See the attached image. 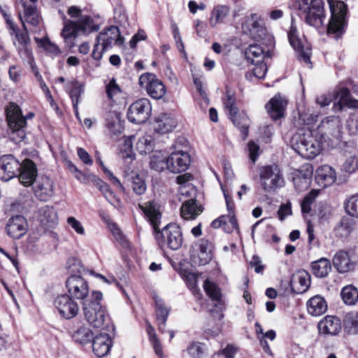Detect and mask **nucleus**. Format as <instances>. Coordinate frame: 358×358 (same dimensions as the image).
<instances>
[{
	"instance_id": "nucleus-9",
	"label": "nucleus",
	"mask_w": 358,
	"mask_h": 358,
	"mask_svg": "<svg viewBox=\"0 0 358 358\" xmlns=\"http://www.w3.org/2000/svg\"><path fill=\"white\" fill-rule=\"evenodd\" d=\"M261 186L266 192H272L284 185V179L277 165L263 166L260 169Z\"/></svg>"
},
{
	"instance_id": "nucleus-17",
	"label": "nucleus",
	"mask_w": 358,
	"mask_h": 358,
	"mask_svg": "<svg viewBox=\"0 0 358 358\" xmlns=\"http://www.w3.org/2000/svg\"><path fill=\"white\" fill-rule=\"evenodd\" d=\"M20 163L13 155H5L0 157V175L3 180L8 181L17 176L20 169Z\"/></svg>"
},
{
	"instance_id": "nucleus-37",
	"label": "nucleus",
	"mask_w": 358,
	"mask_h": 358,
	"mask_svg": "<svg viewBox=\"0 0 358 358\" xmlns=\"http://www.w3.org/2000/svg\"><path fill=\"white\" fill-rule=\"evenodd\" d=\"M76 23L80 34H87L99 29V26L95 24L93 19L88 15H80Z\"/></svg>"
},
{
	"instance_id": "nucleus-55",
	"label": "nucleus",
	"mask_w": 358,
	"mask_h": 358,
	"mask_svg": "<svg viewBox=\"0 0 358 358\" xmlns=\"http://www.w3.org/2000/svg\"><path fill=\"white\" fill-rule=\"evenodd\" d=\"M253 64L255 66L252 70L254 76L260 79L264 78L267 71L266 64L263 62Z\"/></svg>"
},
{
	"instance_id": "nucleus-62",
	"label": "nucleus",
	"mask_w": 358,
	"mask_h": 358,
	"mask_svg": "<svg viewBox=\"0 0 358 358\" xmlns=\"http://www.w3.org/2000/svg\"><path fill=\"white\" fill-rule=\"evenodd\" d=\"M250 265L251 267L255 268V271L257 273L262 272L264 269V266L262 264L260 258L257 255H254L252 257V259L250 262Z\"/></svg>"
},
{
	"instance_id": "nucleus-53",
	"label": "nucleus",
	"mask_w": 358,
	"mask_h": 358,
	"mask_svg": "<svg viewBox=\"0 0 358 358\" xmlns=\"http://www.w3.org/2000/svg\"><path fill=\"white\" fill-rule=\"evenodd\" d=\"M187 353L192 358H203V349L200 343H192L187 348Z\"/></svg>"
},
{
	"instance_id": "nucleus-51",
	"label": "nucleus",
	"mask_w": 358,
	"mask_h": 358,
	"mask_svg": "<svg viewBox=\"0 0 358 358\" xmlns=\"http://www.w3.org/2000/svg\"><path fill=\"white\" fill-rule=\"evenodd\" d=\"M345 209L350 217L358 218V194L350 196L346 201Z\"/></svg>"
},
{
	"instance_id": "nucleus-6",
	"label": "nucleus",
	"mask_w": 358,
	"mask_h": 358,
	"mask_svg": "<svg viewBox=\"0 0 358 358\" xmlns=\"http://www.w3.org/2000/svg\"><path fill=\"white\" fill-rule=\"evenodd\" d=\"M102 298L101 292L94 291L92 294V299L83 302L85 317L94 328H101L106 318V311L100 304Z\"/></svg>"
},
{
	"instance_id": "nucleus-39",
	"label": "nucleus",
	"mask_w": 358,
	"mask_h": 358,
	"mask_svg": "<svg viewBox=\"0 0 358 358\" xmlns=\"http://www.w3.org/2000/svg\"><path fill=\"white\" fill-rule=\"evenodd\" d=\"M245 55L247 60L250 62L252 64L263 62L265 57L264 50L257 44L250 45L246 49Z\"/></svg>"
},
{
	"instance_id": "nucleus-38",
	"label": "nucleus",
	"mask_w": 358,
	"mask_h": 358,
	"mask_svg": "<svg viewBox=\"0 0 358 358\" xmlns=\"http://www.w3.org/2000/svg\"><path fill=\"white\" fill-rule=\"evenodd\" d=\"M155 146V139L149 134H145L139 137L136 145V150L141 155H145L152 152Z\"/></svg>"
},
{
	"instance_id": "nucleus-45",
	"label": "nucleus",
	"mask_w": 358,
	"mask_h": 358,
	"mask_svg": "<svg viewBox=\"0 0 358 358\" xmlns=\"http://www.w3.org/2000/svg\"><path fill=\"white\" fill-rule=\"evenodd\" d=\"M341 295L344 303L348 305H353L358 300V290L352 285L343 287Z\"/></svg>"
},
{
	"instance_id": "nucleus-64",
	"label": "nucleus",
	"mask_w": 358,
	"mask_h": 358,
	"mask_svg": "<svg viewBox=\"0 0 358 358\" xmlns=\"http://www.w3.org/2000/svg\"><path fill=\"white\" fill-rule=\"evenodd\" d=\"M8 74L10 80L15 83L19 82L21 78V71L18 70L17 67L15 65L9 68Z\"/></svg>"
},
{
	"instance_id": "nucleus-42",
	"label": "nucleus",
	"mask_w": 358,
	"mask_h": 358,
	"mask_svg": "<svg viewBox=\"0 0 358 358\" xmlns=\"http://www.w3.org/2000/svg\"><path fill=\"white\" fill-rule=\"evenodd\" d=\"M72 338L76 343L83 345L92 341L93 334L88 327L82 326L74 331Z\"/></svg>"
},
{
	"instance_id": "nucleus-22",
	"label": "nucleus",
	"mask_w": 358,
	"mask_h": 358,
	"mask_svg": "<svg viewBox=\"0 0 358 358\" xmlns=\"http://www.w3.org/2000/svg\"><path fill=\"white\" fill-rule=\"evenodd\" d=\"M342 328L341 320L336 316L327 315L318 323L320 334L335 336Z\"/></svg>"
},
{
	"instance_id": "nucleus-12",
	"label": "nucleus",
	"mask_w": 358,
	"mask_h": 358,
	"mask_svg": "<svg viewBox=\"0 0 358 358\" xmlns=\"http://www.w3.org/2000/svg\"><path fill=\"white\" fill-rule=\"evenodd\" d=\"M152 106L148 99H140L134 102L129 108L128 120L135 124L145 122L151 115Z\"/></svg>"
},
{
	"instance_id": "nucleus-4",
	"label": "nucleus",
	"mask_w": 358,
	"mask_h": 358,
	"mask_svg": "<svg viewBox=\"0 0 358 358\" xmlns=\"http://www.w3.org/2000/svg\"><path fill=\"white\" fill-rule=\"evenodd\" d=\"M292 7L308 24L315 27L323 24L325 15L322 0H293Z\"/></svg>"
},
{
	"instance_id": "nucleus-57",
	"label": "nucleus",
	"mask_w": 358,
	"mask_h": 358,
	"mask_svg": "<svg viewBox=\"0 0 358 358\" xmlns=\"http://www.w3.org/2000/svg\"><path fill=\"white\" fill-rule=\"evenodd\" d=\"M294 183L296 188L301 191L304 189H306L310 184V178L307 177L301 178L299 176L294 178Z\"/></svg>"
},
{
	"instance_id": "nucleus-28",
	"label": "nucleus",
	"mask_w": 358,
	"mask_h": 358,
	"mask_svg": "<svg viewBox=\"0 0 358 358\" xmlns=\"http://www.w3.org/2000/svg\"><path fill=\"white\" fill-rule=\"evenodd\" d=\"M315 179L321 186L326 187L335 182L336 173L331 166L323 165L317 169Z\"/></svg>"
},
{
	"instance_id": "nucleus-29",
	"label": "nucleus",
	"mask_w": 358,
	"mask_h": 358,
	"mask_svg": "<svg viewBox=\"0 0 358 358\" xmlns=\"http://www.w3.org/2000/svg\"><path fill=\"white\" fill-rule=\"evenodd\" d=\"M287 106V101L280 96H275L273 97L266 108L268 113L273 120H278L284 116V112Z\"/></svg>"
},
{
	"instance_id": "nucleus-2",
	"label": "nucleus",
	"mask_w": 358,
	"mask_h": 358,
	"mask_svg": "<svg viewBox=\"0 0 358 358\" xmlns=\"http://www.w3.org/2000/svg\"><path fill=\"white\" fill-rule=\"evenodd\" d=\"M156 232V238L159 246L167 247L172 250L180 248L182 244V235L180 228L176 224H169L162 231L159 230L162 214L157 203L152 201L138 204Z\"/></svg>"
},
{
	"instance_id": "nucleus-32",
	"label": "nucleus",
	"mask_w": 358,
	"mask_h": 358,
	"mask_svg": "<svg viewBox=\"0 0 358 358\" xmlns=\"http://www.w3.org/2000/svg\"><path fill=\"white\" fill-rule=\"evenodd\" d=\"M106 127L113 134H120L122 132L124 127L121 121L120 113L117 111H109L106 113Z\"/></svg>"
},
{
	"instance_id": "nucleus-20",
	"label": "nucleus",
	"mask_w": 358,
	"mask_h": 358,
	"mask_svg": "<svg viewBox=\"0 0 358 358\" xmlns=\"http://www.w3.org/2000/svg\"><path fill=\"white\" fill-rule=\"evenodd\" d=\"M22 168L17 175L20 182L26 187H29L36 180L37 169L35 163L29 159H24L22 163Z\"/></svg>"
},
{
	"instance_id": "nucleus-16",
	"label": "nucleus",
	"mask_w": 358,
	"mask_h": 358,
	"mask_svg": "<svg viewBox=\"0 0 358 358\" xmlns=\"http://www.w3.org/2000/svg\"><path fill=\"white\" fill-rule=\"evenodd\" d=\"M175 150L167 158V169L177 173L186 171L190 165L191 160L187 152L176 148Z\"/></svg>"
},
{
	"instance_id": "nucleus-3",
	"label": "nucleus",
	"mask_w": 358,
	"mask_h": 358,
	"mask_svg": "<svg viewBox=\"0 0 358 358\" xmlns=\"http://www.w3.org/2000/svg\"><path fill=\"white\" fill-rule=\"evenodd\" d=\"M322 141L318 138L315 131L301 129L290 140L293 150L306 159H313L322 150Z\"/></svg>"
},
{
	"instance_id": "nucleus-41",
	"label": "nucleus",
	"mask_w": 358,
	"mask_h": 358,
	"mask_svg": "<svg viewBox=\"0 0 358 358\" xmlns=\"http://www.w3.org/2000/svg\"><path fill=\"white\" fill-rule=\"evenodd\" d=\"M167 158L162 152H155L150 157V168L157 171H163L167 169Z\"/></svg>"
},
{
	"instance_id": "nucleus-13",
	"label": "nucleus",
	"mask_w": 358,
	"mask_h": 358,
	"mask_svg": "<svg viewBox=\"0 0 358 358\" xmlns=\"http://www.w3.org/2000/svg\"><path fill=\"white\" fill-rule=\"evenodd\" d=\"M69 294H60L54 301V305L59 314L69 320L76 317L80 310L79 306Z\"/></svg>"
},
{
	"instance_id": "nucleus-46",
	"label": "nucleus",
	"mask_w": 358,
	"mask_h": 358,
	"mask_svg": "<svg viewBox=\"0 0 358 358\" xmlns=\"http://www.w3.org/2000/svg\"><path fill=\"white\" fill-rule=\"evenodd\" d=\"M203 289L207 295L213 301H220L222 298V294L220 288L214 282L209 280H206L203 284Z\"/></svg>"
},
{
	"instance_id": "nucleus-52",
	"label": "nucleus",
	"mask_w": 358,
	"mask_h": 358,
	"mask_svg": "<svg viewBox=\"0 0 358 358\" xmlns=\"http://www.w3.org/2000/svg\"><path fill=\"white\" fill-rule=\"evenodd\" d=\"M83 92V88L81 85L78 83H73L72 84V87L69 91V95L72 100L73 106L74 110H77V107L79 103V99L81 94Z\"/></svg>"
},
{
	"instance_id": "nucleus-43",
	"label": "nucleus",
	"mask_w": 358,
	"mask_h": 358,
	"mask_svg": "<svg viewBox=\"0 0 358 358\" xmlns=\"http://www.w3.org/2000/svg\"><path fill=\"white\" fill-rule=\"evenodd\" d=\"M134 137L131 136L124 141L120 147V156L126 162H131L135 159V154L133 151V140Z\"/></svg>"
},
{
	"instance_id": "nucleus-33",
	"label": "nucleus",
	"mask_w": 358,
	"mask_h": 358,
	"mask_svg": "<svg viewBox=\"0 0 358 358\" xmlns=\"http://www.w3.org/2000/svg\"><path fill=\"white\" fill-rule=\"evenodd\" d=\"M307 310L313 316H320L327 311V304L324 298L315 296L307 302Z\"/></svg>"
},
{
	"instance_id": "nucleus-44",
	"label": "nucleus",
	"mask_w": 358,
	"mask_h": 358,
	"mask_svg": "<svg viewBox=\"0 0 358 358\" xmlns=\"http://www.w3.org/2000/svg\"><path fill=\"white\" fill-rule=\"evenodd\" d=\"M155 305L159 329H162V326L166 325V322L169 314V309L164 306L161 300H156Z\"/></svg>"
},
{
	"instance_id": "nucleus-61",
	"label": "nucleus",
	"mask_w": 358,
	"mask_h": 358,
	"mask_svg": "<svg viewBox=\"0 0 358 358\" xmlns=\"http://www.w3.org/2000/svg\"><path fill=\"white\" fill-rule=\"evenodd\" d=\"M103 196L107 201L114 206H118L120 204V199L116 196L114 192L110 189L104 194Z\"/></svg>"
},
{
	"instance_id": "nucleus-63",
	"label": "nucleus",
	"mask_w": 358,
	"mask_h": 358,
	"mask_svg": "<svg viewBox=\"0 0 358 358\" xmlns=\"http://www.w3.org/2000/svg\"><path fill=\"white\" fill-rule=\"evenodd\" d=\"M248 146L250 153V158L253 162H255L258 157V151L259 150V147L252 141L248 143Z\"/></svg>"
},
{
	"instance_id": "nucleus-21",
	"label": "nucleus",
	"mask_w": 358,
	"mask_h": 358,
	"mask_svg": "<svg viewBox=\"0 0 358 358\" xmlns=\"http://www.w3.org/2000/svg\"><path fill=\"white\" fill-rule=\"evenodd\" d=\"M334 268L341 273L352 271L355 269L356 263L349 256L347 251L338 250L332 259Z\"/></svg>"
},
{
	"instance_id": "nucleus-50",
	"label": "nucleus",
	"mask_w": 358,
	"mask_h": 358,
	"mask_svg": "<svg viewBox=\"0 0 358 358\" xmlns=\"http://www.w3.org/2000/svg\"><path fill=\"white\" fill-rule=\"evenodd\" d=\"M131 178L133 192L137 195L143 194L147 189V185L144 179L141 178L138 174H135Z\"/></svg>"
},
{
	"instance_id": "nucleus-60",
	"label": "nucleus",
	"mask_w": 358,
	"mask_h": 358,
	"mask_svg": "<svg viewBox=\"0 0 358 358\" xmlns=\"http://www.w3.org/2000/svg\"><path fill=\"white\" fill-rule=\"evenodd\" d=\"M173 34L176 40V44L180 51L184 50V45L182 41V38L179 29L176 24H172Z\"/></svg>"
},
{
	"instance_id": "nucleus-48",
	"label": "nucleus",
	"mask_w": 358,
	"mask_h": 358,
	"mask_svg": "<svg viewBox=\"0 0 358 358\" xmlns=\"http://www.w3.org/2000/svg\"><path fill=\"white\" fill-rule=\"evenodd\" d=\"M80 34L76 22L68 20L65 22L62 36L65 40Z\"/></svg>"
},
{
	"instance_id": "nucleus-49",
	"label": "nucleus",
	"mask_w": 358,
	"mask_h": 358,
	"mask_svg": "<svg viewBox=\"0 0 358 358\" xmlns=\"http://www.w3.org/2000/svg\"><path fill=\"white\" fill-rule=\"evenodd\" d=\"M106 92L109 100L115 101L116 99L120 95L122 91L116 80L113 78L106 86Z\"/></svg>"
},
{
	"instance_id": "nucleus-1",
	"label": "nucleus",
	"mask_w": 358,
	"mask_h": 358,
	"mask_svg": "<svg viewBox=\"0 0 358 358\" xmlns=\"http://www.w3.org/2000/svg\"><path fill=\"white\" fill-rule=\"evenodd\" d=\"M37 1L20 0L17 3V12L23 30L20 31L17 26L15 27V31L9 30L13 44L24 59H32V50L29 48L31 40L26 24L36 27L41 20L36 6Z\"/></svg>"
},
{
	"instance_id": "nucleus-59",
	"label": "nucleus",
	"mask_w": 358,
	"mask_h": 358,
	"mask_svg": "<svg viewBox=\"0 0 358 358\" xmlns=\"http://www.w3.org/2000/svg\"><path fill=\"white\" fill-rule=\"evenodd\" d=\"M78 155L79 158L83 161V162L87 165H92L93 163V160L91 158L89 153L82 148H78L77 150Z\"/></svg>"
},
{
	"instance_id": "nucleus-7",
	"label": "nucleus",
	"mask_w": 358,
	"mask_h": 358,
	"mask_svg": "<svg viewBox=\"0 0 358 358\" xmlns=\"http://www.w3.org/2000/svg\"><path fill=\"white\" fill-rule=\"evenodd\" d=\"M331 17L327 27V33L333 34L336 38H340L347 27V6L338 1L334 3L333 0H328Z\"/></svg>"
},
{
	"instance_id": "nucleus-11",
	"label": "nucleus",
	"mask_w": 358,
	"mask_h": 358,
	"mask_svg": "<svg viewBox=\"0 0 358 358\" xmlns=\"http://www.w3.org/2000/svg\"><path fill=\"white\" fill-rule=\"evenodd\" d=\"M139 85L145 88L148 94L154 99H161L166 94V89L163 82L154 73H145L139 78Z\"/></svg>"
},
{
	"instance_id": "nucleus-35",
	"label": "nucleus",
	"mask_w": 358,
	"mask_h": 358,
	"mask_svg": "<svg viewBox=\"0 0 358 358\" xmlns=\"http://www.w3.org/2000/svg\"><path fill=\"white\" fill-rule=\"evenodd\" d=\"M230 9L225 5H217L212 10L209 20L210 25L215 27L217 24L224 23L229 15Z\"/></svg>"
},
{
	"instance_id": "nucleus-34",
	"label": "nucleus",
	"mask_w": 358,
	"mask_h": 358,
	"mask_svg": "<svg viewBox=\"0 0 358 358\" xmlns=\"http://www.w3.org/2000/svg\"><path fill=\"white\" fill-rule=\"evenodd\" d=\"M213 243L207 239H201L199 241V264L206 265L213 259Z\"/></svg>"
},
{
	"instance_id": "nucleus-23",
	"label": "nucleus",
	"mask_w": 358,
	"mask_h": 358,
	"mask_svg": "<svg viewBox=\"0 0 358 358\" xmlns=\"http://www.w3.org/2000/svg\"><path fill=\"white\" fill-rule=\"evenodd\" d=\"M38 220L45 228H55L58 223V216L55 209L50 206H44L38 210Z\"/></svg>"
},
{
	"instance_id": "nucleus-30",
	"label": "nucleus",
	"mask_w": 358,
	"mask_h": 358,
	"mask_svg": "<svg viewBox=\"0 0 358 358\" xmlns=\"http://www.w3.org/2000/svg\"><path fill=\"white\" fill-rule=\"evenodd\" d=\"M203 211V207L197 203L196 199L185 201L180 208V214L185 220H194Z\"/></svg>"
},
{
	"instance_id": "nucleus-40",
	"label": "nucleus",
	"mask_w": 358,
	"mask_h": 358,
	"mask_svg": "<svg viewBox=\"0 0 358 358\" xmlns=\"http://www.w3.org/2000/svg\"><path fill=\"white\" fill-rule=\"evenodd\" d=\"M343 325L345 331L350 334L358 333V312H350L347 313L343 320Z\"/></svg>"
},
{
	"instance_id": "nucleus-54",
	"label": "nucleus",
	"mask_w": 358,
	"mask_h": 358,
	"mask_svg": "<svg viewBox=\"0 0 358 358\" xmlns=\"http://www.w3.org/2000/svg\"><path fill=\"white\" fill-rule=\"evenodd\" d=\"M344 169L346 172L353 173L358 170V157L350 156L346 159L344 164Z\"/></svg>"
},
{
	"instance_id": "nucleus-56",
	"label": "nucleus",
	"mask_w": 358,
	"mask_h": 358,
	"mask_svg": "<svg viewBox=\"0 0 358 358\" xmlns=\"http://www.w3.org/2000/svg\"><path fill=\"white\" fill-rule=\"evenodd\" d=\"M67 223L80 235L85 234V229L81 223L73 217H69L67 219Z\"/></svg>"
},
{
	"instance_id": "nucleus-10",
	"label": "nucleus",
	"mask_w": 358,
	"mask_h": 358,
	"mask_svg": "<svg viewBox=\"0 0 358 358\" xmlns=\"http://www.w3.org/2000/svg\"><path fill=\"white\" fill-rule=\"evenodd\" d=\"M227 99L224 101V105L226 110L228 111V115L233 124L238 127L243 135V138H245L248 136V129L249 127V119L247 115L242 113L239 115L241 117V122H238L236 115L238 112V108L236 106V97L233 92L229 90H227L226 92Z\"/></svg>"
},
{
	"instance_id": "nucleus-5",
	"label": "nucleus",
	"mask_w": 358,
	"mask_h": 358,
	"mask_svg": "<svg viewBox=\"0 0 358 358\" xmlns=\"http://www.w3.org/2000/svg\"><path fill=\"white\" fill-rule=\"evenodd\" d=\"M6 113L8 125L11 131L10 139L15 143H19L26 137L24 127L27 124V119H31L34 114L29 113L24 117L21 109L15 103H10L6 109Z\"/></svg>"
},
{
	"instance_id": "nucleus-27",
	"label": "nucleus",
	"mask_w": 358,
	"mask_h": 358,
	"mask_svg": "<svg viewBox=\"0 0 358 358\" xmlns=\"http://www.w3.org/2000/svg\"><path fill=\"white\" fill-rule=\"evenodd\" d=\"M310 285V276L305 271L294 274L290 280V287L296 294H303L307 291Z\"/></svg>"
},
{
	"instance_id": "nucleus-36",
	"label": "nucleus",
	"mask_w": 358,
	"mask_h": 358,
	"mask_svg": "<svg viewBox=\"0 0 358 358\" xmlns=\"http://www.w3.org/2000/svg\"><path fill=\"white\" fill-rule=\"evenodd\" d=\"M311 268L313 273L317 278H324L331 270L330 260L322 257L317 261L312 262Z\"/></svg>"
},
{
	"instance_id": "nucleus-19",
	"label": "nucleus",
	"mask_w": 358,
	"mask_h": 358,
	"mask_svg": "<svg viewBox=\"0 0 358 358\" xmlns=\"http://www.w3.org/2000/svg\"><path fill=\"white\" fill-rule=\"evenodd\" d=\"M296 28L292 23L290 29L288 32V38L290 45L298 52V58L303 60L305 63L311 64L310 54L311 50L308 47L304 48L301 45V42L296 35Z\"/></svg>"
},
{
	"instance_id": "nucleus-15",
	"label": "nucleus",
	"mask_w": 358,
	"mask_h": 358,
	"mask_svg": "<svg viewBox=\"0 0 358 358\" xmlns=\"http://www.w3.org/2000/svg\"><path fill=\"white\" fill-rule=\"evenodd\" d=\"M66 286L70 296L76 299H85L89 294L87 281L80 275H73L66 281Z\"/></svg>"
},
{
	"instance_id": "nucleus-8",
	"label": "nucleus",
	"mask_w": 358,
	"mask_h": 358,
	"mask_svg": "<svg viewBox=\"0 0 358 358\" xmlns=\"http://www.w3.org/2000/svg\"><path fill=\"white\" fill-rule=\"evenodd\" d=\"M342 123L338 116H329L322 120L317 129L316 134L320 136L322 142L340 141L342 138Z\"/></svg>"
},
{
	"instance_id": "nucleus-14",
	"label": "nucleus",
	"mask_w": 358,
	"mask_h": 358,
	"mask_svg": "<svg viewBox=\"0 0 358 358\" xmlns=\"http://www.w3.org/2000/svg\"><path fill=\"white\" fill-rule=\"evenodd\" d=\"M96 41L101 43L103 50H107L113 45L121 46L124 43V38L120 35L119 28L112 25L101 31L97 35Z\"/></svg>"
},
{
	"instance_id": "nucleus-47",
	"label": "nucleus",
	"mask_w": 358,
	"mask_h": 358,
	"mask_svg": "<svg viewBox=\"0 0 358 358\" xmlns=\"http://www.w3.org/2000/svg\"><path fill=\"white\" fill-rule=\"evenodd\" d=\"M320 194V190H311L303 199L301 203V212L308 214L311 210V205Z\"/></svg>"
},
{
	"instance_id": "nucleus-58",
	"label": "nucleus",
	"mask_w": 358,
	"mask_h": 358,
	"mask_svg": "<svg viewBox=\"0 0 358 358\" xmlns=\"http://www.w3.org/2000/svg\"><path fill=\"white\" fill-rule=\"evenodd\" d=\"M226 217H227V226L228 225V224L230 225V227H229V229L227 228L226 231L228 233H230L234 229L238 230V225L237 220L235 217L234 213H229V215H226Z\"/></svg>"
},
{
	"instance_id": "nucleus-31",
	"label": "nucleus",
	"mask_w": 358,
	"mask_h": 358,
	"mask_svg": "<svg viewBox=\"0 0 358 358\" xmlns=\"http://www.w3.org/2000/svg\"><path fill=\"white\" fill-rule=\"evenodd\" d=\"M355 221L349 216H343L334 228V233L338 238H347L354 230Z\"/></svg>"
},
{
	"instance_id": "nucleus-24",
	"label": "nucleus",
	"mask_w": 358,
	"mask_h": 358,
	"mask_svg": "<svg viewBox=\"0 0 358 358\" xmlns=\"http://www.w3.org/2000/svg\"><path fill=\"white\" fill-rule=\"evenodd\" d=\"M92 340L93 352L98 357H103L109 352L112 341L108 334L100 333Z\"/></svg>"
},
{
	"instance_id": "nucleus-26",
	"label": "nucleus",
	"mask_w": 358,
	"mask_h": 358,
	"mask_svg": "<svg viewBox=\"0 0 358 358\" xmlns=\"http://www.w3.org/2000/svg\"><path fill=\"white\" fill-rule=\"evenodd\" d=\"M36 196L41 201H48L54 195V184L48 177H41L35 189Z\"/></svg>"
},
{
	"instance_id": "nucleus-18",
	"label": "nucleus",
	"mask_w": 358,
	"mask_h": 358,
	"mask_svg": "<svg viewBox=\"0 0 358 358\" xmlns=\"http://www.w3.org/2000/svg\"><path fill=\"white\" fill-rule=\"evenodd\" d=\"M28 224L26 219L22 215H15L10 217L6 224L7 234L15 239H19L27 231Z\"/></svg>"
},
{
	"instance_id": "nucleus-25",
	"label": "nucleus",
	"mask_w": 358,
	"mask_h": 358,
	"mask_svg": "<svg viewBox=\"0 0 358 358\" xmlns=\"http://www.w3.org/2000/svg\"><path fill=\"white\" fill-rule=\"evenodd\" d=\"M176 125L177 121L171 115L163 113L156 117L153 128L157 133L164 134L172 131Z\"/></svg>"
}]
</instances>
